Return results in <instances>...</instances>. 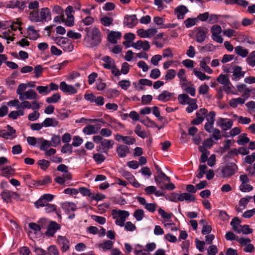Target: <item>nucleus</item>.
Returning a JSON list of instances; mask_svg holds the SVG:
<instances>
[{"mask_svg": "<svg viewBox=\"0 0 255 255\" xmlns=\"http://www.w3.org/2000/svg\"><path fill=\"white\" fill-rule=\"evenodd\" d=\"M237 169V166L235 163H228L222 167L221 172L223 174V177L224 178L231 177L235 173Z\"/></svg>", "mask_w": 255, "mask_h": 255, "instance_id": "f257e3e1", "label": "nucleus"}, {"mask_svg": "<svg viewBox=\"0 0 255 255\" xmlns=\"http://www.w3.org/2000/svg\"><path fill=\"white\" fill-rule=\"evenodd\" d=\"M240 181L242 182L239 187V189L243 192H250L253 190V187L248 184L249 179L246 174L241 175L240 176Z\"/></svg>", "mask_w": 255, "mask_h": 255, "instance_id": "f03ea898", "label": "nucleus"}, {"mask_svg": "<svg viewBox=\"0 0 255 255\" xmlns=\"http://www.w3.org/2000/svg\"><path fill=\"white\" fill-rule=\"evenodd\" d=\"M92 42L90 44L91 47L96 46L99 45L101 41V33L99 29L97 27H94L91 31Z\"/></svg>", "mask_w": 255, "mask_h": 255, "instance_id": "7ed1b4c3", "label": "nucleus"}, {"mask_svg": "<svg viewBox=\"0 0 255 255\" xmlns=\"http://www.w3.org/2000/svg\"><path fill=\"white\" fill-rule=\"evenodd\" d=\"M61 226L55 221H51L47 227V231L45 233L46 237H53L56 231L60 230Z\"/></svg>", "mask_w": 255, "mask_h": 255, "instance_id": "20e7f679", "label": "nucleus"}, {"mask_svg": "<svg viewBox=\"0 0 255 255\" xmlns=\"http://www.w3.org/2000/svg\"><path fill=\"white\" fill-rule=\"evenodd\" d=\"M54 196L50 194H44L37 201L34 203L35 206L38 208L40 207H44L48 202L51 201Z\"/></svg>", "mask_w": 255, "mask_h": 255, "instance_id": "39448f33", "label": "nucleus"}, {"mask_svg": "<svg viewBox=\"0 0 255 255\" xmlns=\"http://www.w3.org/2000/svg\"><path fill=\"white\" fill-rule=\"evenodd\" d=\"M57 242L61 246L60 250L62 253H65L69 250L70 242L66 237L58 236Z\"/></svg>", "mask_w": 255, "mask_h": 255, "instance_id": "423d86ee", "label": "nucleus"}, {"mask_svg": "<svg viewBox=\"0 0 255 255\" xmlns=\"http://www.w3.org/2000/svg\"><path fill=\"white\" fill-rule=\"evenodd\" d=\"M0 196L2 199L6 203H10L12 199H16L19 197V195L16 192L8 190L1 192Z\"/></svg>", "mask_w": 255, "mask_h": 255, "instance_id": "0eeeda50", "label": "nucleus"}, {"mask_svg": "<svg viewBox=\"0 0 255 255\" xmlns=\"http://www.w3.org/2000/svg\"><path fill=\"white\" fill-rule=\"evenodd\" d=\"M137 23V19L135 14L126 15L125 16L124 24L129 28H133Z\"/></svg>", "mask_w": 255, "mask_h": 255, "instance_id": "6e6552de", "label": "nucleus"}, {"mask_svg": "<svg viewBox=\"0 0 255 255\" xmlns=\"http://www.w3.org/2000/svg\"><path fill=\"white\" fill-rule=\"evenodd\" d=\"M60 89L63 92L68 93L70 94H75L77 92V90L73 86L68 85L64 81L60 83Z\"/></svg>", "mask_w": 255, "mask_h": 255, "instance_id": "1a4fd4ad", "label": "nucleus"}, {"mask_svg": "<svg viewBox=\"0 0 255 255\" xmlns=\"http://www.w3.org/2000/svg\"><path fill=\"white\" fill-rule=\"evenodd\" d=\"M196 29L197 30L196 41L198 43H202L205 40L206 37L207 31H205L201 27H197L196 28Z\"/></svg>", "mask_w": 255, "mask_h": 255, "instance_id": "9d476101", "label": "nucleus"}, {"mask_svg": "<svg viewBox=\"0 0 255 255\" xmlns=\"http://www.w3.org/2000/svg\"><path fill=\"white\" fill-rule=\"evenodd\" d=\"M39 14L40 21H48L51 19V11L48 7L41 8Z\"/></svg>", "mask_w": 255, "mask_h": 255, "instance_id": "9b49d317", "label": "nucleus"}, {"mask_svg": "<svg viewBox=\"0 0 255 255\" xmlns=\"http://www.w3.org/2000/svg\"><path fill=\"white\" fill-rule=\"evenodd\" d=\"M166 178L161 175L154 176V180L158 186L161 189H165V184L166 181L169 182L170 178L166 175Z\"/></svg>", "mask_w": 255, "mask_h": 255, "instance_id": "f8f14e48", "label": "nucleus"}, {"mask_svg": "<svg viewBox=\"0 0 255 255\" xmlns=\"http://www.w3.org/2000/svg\"><path fill=\"white\" fill-rule=\"evenodd\" d=\"M174 95V93H170L167 90L162 91L157 97V99L162 102H166L170 101Z\"/></svg>", "mask_w": 255, "mask_h": 255, "instance_id": "ddd939ff", "label": "nucleus"}, {"mask_svg": "<svg viewBox=\"0 0 255 255\" xmlns=\"http://www.w3.org/2000/svg\"><path fill=\"white\" fill-rule=\"evenodd\" d=\"M188 12L187 7L184 5L178 6L174 10V12L177 14V17L178 19H183L184 15Z\"/></svg>", "mask_w": 255, "mask_h": 255, "instance_id": "4468645a", "label": "nucleus"}, {"mask_svg": "<svg viewBox=\"0 0 255 255\" xmlns=\"http://www.w3.org/2000/svg\"><path fill=\"white\" fill-rule=\"evenodd\" d=\"M122 33L119 31H111L108 35V41L112 44H117L118 39H121Z\"/></svg>", "mask_w": 255, "mask_h": 255, "instance_id": "2eb2a0df", "label": "nucleus"}, {"mask_svg": "<svg viewBox=\"0 0 255 255\" xmlns=\"http://www.w3.org/2000/svg\"><path fill=\"white\" fill-rule=\"evenodd\" d=\"M242 67L239 66H236L234 67L233 71V77L232 80L233 81H238L242 77H244L245 76V72L242 71Z\"/></svg>", "mask_w": 255, "mask_h": 255, "instance_id": "dca6fc26", "label": "nucleus"}, {"mask_svg": "<svg viewBox=\"0 0 255 255\" xmlns=\"http://www.w3.org/2000/svg\"><path fill=\"white\" fill-rule=\"evenodd\" d=\"M52 182V179L49 176H45L42 180H33V183L29 185L30 187H34L38 186H42L48 184Z\"/></svg>", "mask_w": 255, "mask_h": 255, "instance_id": "f3484780", "label": "nucleus"}, {"mask_svg": "<svg viewBox=\"0 0 255 255\" xmlns=\"http://www.w3.org/2000/svg\"><path fill=\"white\" fill-rule=\"evenodd\" d=\"M61 207L64 210L67 215L69 214L71 212H74L77 210V206L74 203H63L62 204Z\"/></svg>", "mask_w": 255, "mask_h": 255, "instance_id": "a211bd4d", "label": "nucleus"}, {"mask_svg": "<svg viewBox=\"0 0 255 255\" xmlns=\"http://www.w3.org/2000/svg\"><path fill=\"white\" fill-rule=\"evenodd\" d=\"M112 215L113 216L114 219L117 218V216L115 215H118L119 219H125L126 220L129 216V213L127 211L114 209L112 211Z\"/></svg>", "mask_w": 255, "mask_h": 255, "instance_id": "6ab92c4d", "label": "nucleus"}, {"mask_svg": "<svg viewBox=\"0 0 255 255\" xmlns=\"http://www.w3.org/2000/svg\"><path fill=\"white\" fill-rule=\"evenodd\" d=\"M117 152L120 157H125L129 152V147L125 145H119L117 148Z\"/></svg>", "mask_w": 255, "mask_h": 255, "instance_id": "aec40b11", "label": "nucleus"}, {"mask_svg": "<svg viewBox=\"0 0 255 255\" xmlns=\"http://www.w3.org/2000/svg\"><path fill=\"white\" fill-rule=\"evenodd\" d=\"M102 60L105 62L103 66L105 69H111L115 64V61L109 56H104Z\"/></svg>", "mask_w": 255, "mask_h": 255, "instance_id": "412c9836", "label": "nucleus"}, {"mask_svg": "<svg viewBox=\"0 0 255 255\" xmlns=\"http://www.w3.org/2000/svg\"><path fill=\"white\" fill-rule=\"evenodd\" d=\"M196 200L195 195L191 194L189 193H183L180 194L178 200L179 201H183L185 200L187 202H191L194 201Z\"/></svg>", "mask_w": 255, "mask_h": 255, "instance_id": "4be33fe9", "label": "nucleus"}, {"mask_svg": "<svg viewBox=\"0 0 255 255\" xmlns=\"http://www.w3.org/2000/svg\"><path fill=\"white\" fill-rule=\"evenodd\" d=\"M44 127H56L59 125V122L55 118H46L42 122Z\"/></svg>", "mask_w": 255, "mask_h": 255, "instance_id": "5701e85b", "label": "nucleus"}, {"mask_svg": "<svg viewBox=\"0 0 255 255\" xmlns=\"http://www.w3.org/2000/svg\"><path fill=\"white\" fill-rule=\"evenodd\" d=\"M196 103L197 100L196 99H192L190 101H188L187 104H188L189 106L186 108V111L188 113H191L194 110H196L198 108V105Z\"/></svg>", "mask_w": 255, "mask_h": 255, "instance_id": "b1692460", "label": "nucleus"}, {"mask_svg": "<svg viewBox=\"0 0 255 255\" xmlns=\"http://www.w3.org/2000/svg\"><path fill=\"white\" fill-rule=\"evenodd\" d=\"M235 52L238 55L244 58L248 56L249 50L247 49L244 48L241 46H237L235 47Z\"/></svg>", "mask_w": 255, "mask_h": 255, "instance_id": "393cba45", "label": "nucleus"}, {"mask_svg": "<svg viewBox=\"0 0 255 255\" xmlns=\"http://www.w3.org/2000/svg\"><path fill=\"white\" fill-rule=\"evenodd\" d=\"M39 143H41L39 147L40 150H46L48 147L51 146L50 141L44 139L42 137L37 139V144Z\"/></svg>", "mask_w": 255, "mask_h": 255, "instance_id": "a878e982", "label": "nucleus"}, {"mask_svg": "<svg viewBox=\"0 0 255 255\" xmlns=\"http://www.w3.org/2000/svg\"><path fill=\"white\" fill-rule=\"evenodd\" d=\"M97 130H96L95 126L89 125L85 127L83 129V132L86 134L90 135L95 134L97 133Z\"/></svg>", "mask_w": 255, "mask_h": 255, "instance_id": "bb28decb", "label": "nucleus"}, {"mask_svg": "<svg viewBox=\"0 0 255 255\" xmlns=\"http://www.w3.org/2000/svg\"><path fill=\"white\" fill-rule=\"evenodd\" d=\"M246 133H243L239 136V139L237 141L238 144L240 145H244L247 143H250V139L247 136Z\"/></svg>", "mask_w": 255, "mask_h": 255, "instance_id": "cd10ccee", "label": "nucleus"}, {"mask_svg": "<svg viewBox=\"0 0 255 255\" xmlns=\"http://www.w3.org/2000/svg\"><path fill=\"white\" fill-rule=\"evenodd\" d=\"M114 144V141L113 140L104 139L102 142L101 146L103 149H105V148L110 149L113 148Z\"/></svg>", "mask_w": 255, "mask_h": 255, "instance_id": "c85d7f7f", "label": "nucleus"}, {"mask_svg": "<svg viewBox=\"0 0 255 255\" xmlns=\"http://www.w3.org/2000/svg\"><path fill=\"white\" fill-rule=\"evenodd\" d=\"M113 242L110 240H106L104 243L99 244V247L104 250H110L113 247Z\"/></svg>", "mask_w": 255, "mask_h": 255, "instance_id": "c756f323", "label": "nucleus"}, {"mask_svg": "<svg viewBox=\"0 0 255 255\" xmlns=\"http://www.w3.org/2000/svg\"><path fill=\"white\" fill-rule=\"evenodd\" d=\"M245 162L249 164L254 163L252 166L255 170V152H253L251 155L246 156L245 158Z\"/></svg>", "mask_w": 255, "mask_h": 255, "instance_id": "7c9ffc66", "label": "nucleus"}, {"mask_svg": "<svg viewBox=\"0 0 255 255\" xmlns=\"http://www.w3.org/2000/svg\"><path fill=\"white\" fill-rule=\"evenodd\" d=\"M61 99L59 93H55L52 96L46 98V102L48 103H56Z\"/></svg>", "mask_w": 255, "mask_h": 255, "instance_id": "2f4dec72", "label": "nucleus"}, {"mask_svg": "<svg viewBox=\"0 0 255 255\" xmlns=\"http://www.w3.org/2000/svg\"><path fill=\"white\" fill-rule=\"evenodd\" d=\"M192 98H190L188 95L186 94H180L178 97L179 102L181 105H185L187 104L188 101H190Z\"/></svg>", "mask_w": 255, "mask_h": 255, "instance_id": "473e14b6", "label": "nucleus"}, {"mask_svg": "<svg viewBox=\"0 0 255 255\" xmlns=\"http://www.w3.org/2000/svg\"><path fill=\"white\" fill-rule=\"evenodd\" d=\"M29 19L33 22H37L40 21L37 10H34L31 11L29 13Z\"/></svg>", "mask_w": 255, "mask_h": 255, "instance_id": "72a5a7b5", "label": "nucleus"}, {"mask_svg": "<svg viewBox=\"0 0 255 255\" xmlns=\"http://www.w3.org/2000/svg\"><path fill=\"white\" fill-rule=\"evenodd\" d=\"M144 216V212L142 209H138L133 213V217L137 221L142 220Z\"/></svg>", "mask_w": 255, "mask_h": 255, "instance_id": "f704fd0d", "label": "nucleus"}, {"mask_svg": "<svg viewBox=\"0 0 255 255\" xmlns=\"http://www.w3.org/2000/svg\"><path fill=\"white\" fill-rule=\"evenodd\" d=\"M25 99L27 100H35L36 99L37 94L36 92L31 89L28 90L24 92Z\"/></svg>", "mask_w": 255, "mask_h": 255, "instance_id": "c9c22d12", "label": "nucleus"}, {"mask_svg": "<svg viewBox=\"0 0 255 255\" xmlns=\"http://www.w3.org/2000/svg\"><path fill=\"white\" fill-rule=\"evenodd\" d=\"M78 191L84 196H88L90 198L92 197L93 193L91 192L90 189L84 187H80Z\"/></svg>", "mask_w": 255, "mask_h": 255, "instance_id": "e433bc0d", "label": "nucleus"}, {"mask_svg": "<svg viewBox=\"0 0 255 255\" xmlns=\"http://www.w3.org/2000/svg\"><path fill=\"white\" fill-rule=\"evenodd\" d=\"M197 22L196 18H188L184 21V23L187 28H189L195 25Z\"/></svg>", "mask_w": 255, "mask_h": 255, "instance_id": "4c0bfd02", "label": "nucleus"}, {"mask_svg": "<svg viewBox=\"0 0 255 255\" xmlns=\"http://www.w3.org/2000/svg\"><path fill=\"white\" fill-rule=\"evenodd\" d=\"M73 145L72 144L66 143L64 144L61 148V151L63 153H69L71 154L73 152Z\"/></svg>", "mask_w": 255, "mask_h": 255, "instance_id": "58836bf2", "label": "nucleus"}, {"mask_svg": "<svg viewBox=\"0 0 255 255\" xmlns=\"http://www.w3.org/2000/svg\"><path fill=\"white\" fill-rule=\"evenodd\" d=\"M51 145L53 147H56L61 143V139L59 135H53L51 139Z\"/></svg>", "mask_w": 255, "mask_h": 255, "instance_id": "ea45409f", "label": "nucleus"}, {"mask_svg": "<svg viewBox=\"0 0 255 255\" xmlns=\"http://www.w3.org/2000/svg\"><path fill=\"white\" fill-rule=\"evenodd\" d=\"M141 127L140 125H137L134 129V132L140 137L145 138L146 137V133L144 131L141 130Z\"/></svg>", "mask_w": 255, "mask_h": 255, "instance_id": "a19ab883", "label": "nucleus"}, {"mask_svg": "<svg viewBox=\"0 0 255 255\" xmlns=\"http://www.w3.org/2000/svg\"><path fill=\"white\" fill-rule=\"evenodd\" d=\"M217 81L218 83L222 85L229 83L230 80L227 75L220 74L217 78Z\"/></svg>", "mask_w": 255, "mask_h": 255, "instance_id": "79ce46f5", "label": "nucleus"}, {"mask_svg": "<svg viewBox=\"0 0 255 255\" xmlns=\"http://www.w3.org/2000/svg\"><path fill=\"white\" fill-rule=\"evenodd\" d=\"M182 88H184L185 91L190 94L191 96H194L196 94V90L194 87L187 86V84L183 83L182 84Z\"/></svg>", "mask_w": 255, "mask_h": 255, "instance_id": "37998d69", "label": "nucleus"}, {"mask_svg": "<svg viewBox=\"0 0 255 255\" xmlns=\"http://www.w3.org/2000/svg\"><path fill=\"white\" fill-rule=\"evenodd\" d=\"M3 175L5 177H8L9 176L13 174L14 169H13L10 166H6L2 169Z\"/></svg>", "mask_w": 255, "mask_h": 255, "instance_id": "c03bdc74", "label": "nucleus"}, {"mask_svg": "<svg viewBox=\"0 0 255 255\" xmlns=\"http://www.w3.org/2000/svg\"><path fill=\"white\" fill-rule=\"evenodd\" d=\"M247 62L251 66H255V51L250 53L247 58Z\"/></svg>", "mask_w": 255, "mask_h": 255, "instance_id": "a18cd8bd", "label": "nucleus"}, {"mask_svg": "<svg viewBox=\"0 0 255 255\" xmlns=\"http://www.w3.org/2000/svg\"><path fill=\"white\" fill-rule=\"evenodd\" d=\"M176 76V71L174 69L168 70L165 76V79L167 81L172 80Z\"/></svg>", "mask_w": 255, "mask_h": 255, "instance_id": "49530a36", "label": "nucleus"}, {"mask_svg": "<svg viewBox=\"0 0 255 255\" xmlns=\"http://www.w3.org/2000/svg\"><path fill=\"white\" fill-rule=\"evenodd\" d=\"M233 125V122L231 120H229L227 122H224L220 125V127L223 130L226 131L231 128Z\"/></svg>", "mask_w": 255, "mask_h": 255, "instance_id": "de8ad7c7", "label": "nucleus"}, {"mask_svg": "<svg viewBox=\"0 0 255 255\" xmlns=\"http://www.w3.org/2000/svg\"><path fill=\"white\" fill-rule=\"evenodd\" d=\"M101 23L105 26H109L113 22V19L107 16H105L101 19Z\"/></svg>", "mask_w": 255, "mask_h": 255, "instance_id": "09e8293b", "label": "nucleus"}, {"mask_svg": "<svg viewBox=\"0 0 255 255\" xmlns=\"http://www.w3.org/2000/svg\"><path fill=\"white\" fill-rule=\"evenodd\" d=\"M38 164L42 170H46L49 166L50 162L48 160L41 159L38 161Z\"/></svg>", "mask_w": 255, "mask_h": 255, "instance_id": "8fccbe9b", "label": "nucleus"}, {"mask_svg": "<svg viewBox=\"0 0 255 255\" xmlns=\"http://www.w3.org/2000/svg\"><path fill=\"white\" fill-rule=\"evenodd\" d=\"M67 35L68 37L74 39H79L82 37L81 33L75 32L72 30H70L68 31Z\"/></svg>", "mask_w": 255, "mask_h": 255, "instance_id": "3c124183", "label": "nucleus"}, {"mask_svg": "<svg viewBox=\"0 0 255 255\" xmlns=\"http://www.w3.org/2000/svg\"><path fill=\"white\" fill-rule=\"evenodd\" d=\"M72 145L75 147H78L81 145L83 142V139L79 136L76 135L73 138Z\"/></svg>", "mask_w": 255, "mask_h": 255, "instance_id": "603ef678", "label": "nucleus"}, {"mask_svg": "<svg viewBox=\"0 0 255 255\" xmlns=\"http://www.w3.org/2000/svg\"><path fill=\"white\" fill-rule=\"evenodd\" d=\"M93 159L96 163L100 164L104 161L106 157L102 154L100 153H95L93 154Z\"/></svg>", "mask_w": 255, "mask_h": 255, "instance_id": "864d4df0", "label": "nucleus"}, {"mask_svg": "<svg viewBox=\"0 0 255 255\" xmlns=\"http://www.w3.org/2000/svg\"><path fill=\"white\" fill-rule=\"evenodd\" d=\"M66 44H65L64 45L62 46V48H63L64 51H72L74 49V45L72 44L71 41L69 39L66 40Z\"/></svg>", "mask_w": 255, "mask_h": 255, "instance_id": "5fc2aeb1", "label": "nucleus"}, {"mask_svg": "<svg viewBox=\"0 0 255 255\" xmlns=\"http://www.w3.org/2000/svg\"><path fill=\"white\" fill-rule=\"evenodd\" d=\"M119 86L124 90H127L130 86V81L128 80H122L119 82Z\"/></svg>", "mask_w": 255, "mask_h": 255, "instance_id": "6e6d98bb", "label": "nucleus"}, {"mask_svg": "<svg viewBox=\"0 0 255 255\" xmlns=\"http://www.w3.org/2000/svg\"><path fill=\"white\" fill-rule=\"evenodd\" d=\"M152 99V96L150 95H143L141 97V103L143 105L149 104Z\"/></svg>", "mask_w": 255, "mask_h": 255, "instance_id": "4d7b16f0", "label": "nucleus"}, {"mask_svg": "<svg viewBox=\"0 0 255 255\" xmlns=\"http://www.w3.org/2000/svg\"><path fill=\"white\" fill-rule=\"evenodd\" d=\"M36 89L40 94L46 95L49 93V87L48 86H38Z\"/></svg>", "mask_w": 255, "mask_h": 255, "instance_id": "13d9d810", "label": "nucleus"}, {"mask_svg": "<svg viewBox=\"0 0 255 255\" xmlns=\"http://www.w3.org/2000/svg\"><path fill=\"white\" fill-rule=\"evenodd\" d=\"M66 40H68L67 38L64 37H57L54 38V40L55 43L62 47V45H64L65 44H66L67 42Z\"/></svg>", "mask_w": 255, "mask_h": 255, "instance_id": "bf43d9fd", "label": "nucleus"}, {"mask_svg": "<svg viewBox=\"0 0 255 255\" xmlns=\"http://www.w3.org/2000/svg\"><path fill=\"white\" fill-rule=\"evenodd\" d=\"M92 219L101 225L105 224L106 222V218L102 216L92 215Z\"/></svg>", "mask_w": 255, "mask_h": 255, "instance_id": "052dcab7", "label": "nucleus"}, {"mask_svg": "<svg viewBox=\"0 0 255 255\" xmlns=\"http://www.w3.org/2000/svg\"><path fill=\"white\" fill-rule=\"evenodd\" d=\"M253 198L252 196H246L245 197L242 198L239 201V205L240 206H244L245 208L246 207L247 204L251 199Z\"/></svg>", "mask_w": 255, "mask_h": 255, "instance_id": "680f3d73", "label": "nucleus"}, {"mask_svg": "<svg viewBox=\"0 0 255 255\" xmlns=\"http://www.w3.org/2000/svg\"><path fill=\"white\" fill-rule=\"evenodd\" d=\"M215 49V47L212 44H208L201 48V52H212Z\"/></svg>", "mask_w": 255, "mask_h": 255, "instance_id": "e2e57ef3", "label": "nucleus"}, {"mask_svg": "<svg viewBox=\"0 0 255 255\" xmlns=\"http://www.w3.org/2000/svg\"><path fill=\"white\" fill-rule=\"evenodd\" d=\"M216 112L214 111H211L208 114L206 115V120L207 122H210L214 124L215 120Z\"/></svg>", "mask_w": 255, "mask_h": 255, "instance_id": "0e129e2a", "label": "nucleus"}, {"mask_svg": "<svg viewBox=\"0 0 255 255\" xmlns=\"http://www.w3.org/2000/svg\"><path fill=\"white\" fill-rule=\"evenodd\" d=\"M213 134L212 137L216 140H218L222 138V135L221 134V131L218 128H214L213 130Z\"/></svg>", "mask_w": 255, "mask_h": 255, "instance_id": "69168bd1", "label": "nucleus"}, {"mask_svg": "<svg viewBox=\"0 0 255 255\" xmlns=\"http://www.w3.org/2000/svg\"><path fill=\"white\" fill-rule=\"evenodd\" d=\"M236 30L231 28H228L224 30L223 31V34L228 37H232V36L236 35Z\"/></svg>", "mask_w": 255, "mask_h": 255, "instance_id": "338daca9", "label": "nucleus"}, {"mask_svg": "<svg viewBox=\"0 0 255 255\" xmlns=\"http://www.w3.org/2000/svg\"><path fill=\"white\" fill-rule=\"evenodd\" d=\"M160 76V71L159 69L155 68L151 70L150 74V77L153 79H157Z\"/></svg>", "mask_w": 255, "mask_h": 255, "instance_id": "774afa93", "label": "nucleus"}]
</instances>
